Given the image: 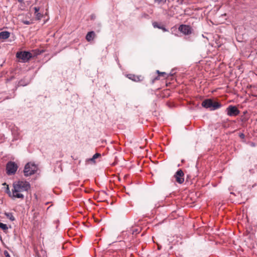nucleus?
Here are the masks:
<instances>
[{
    "instance_id": "obj_1",
    "label": "nucleus",
    "mask_w": 257,
    "mask_h": 257,
    "mask_svg": "<svg viewBox=\"0 0 257 257\" xmlns=\"http://www.w3.org/2000/svg\"><path fill=\"white\" fill-rule=\"evenodd\" d=\"M3 185H7V192L9 194V196L13 199L20 198L23 199L24 198V193H27L30 189V184L24 180H19L13 183V189L11 193L9 186L6 183Z\"/></svg>"
},
{
    "instance_id": "obj_2",
    "label": "nucleus",
    "mask_w": 257,
    "mask_h": 257,
    "mask_svg": "<svg viewBox=\"0 0 257 257\" xmlns=\"http://www.w3.org/2000/svg\"><path fill=\"white\" fill-rule=\"evenodd\" d=\"M202 106L205 108H209L210 110H214L220 108L222 105L217 101L206 99L202 101Z\"/></svg>"
},
{
    "instance_id": "obj_3",
    "label": "nucleus",
    "mask_w": 257,
    "mask_h": 257,
    "mask_svg": "<svg viewBox=\"0 0 257 257\" xmlns=\"http://www.w3.org/2000/svg\"><path fill=\"white\" fill-rule=\"evenodd\" d=\"M38 170V167L32 163H27L24 170V173L25 176H29L35 174Z\"/></svg>"
},
{
    "instance_id": "obj_4",
    "label": "nucleus",
    "mask_w": 257,
    "mask_h": 257,
    "mask_svg": "<svg viewBox=\"0 0 257 257\" xmlns=\"http://www.w3.org/2000/svg\"><path fill=\"white\" fill-rule=\"evenodd\" d=\"M18 168V167L17 164L15 162L12 161L9 162L6 166L7 173L9 175L14 174L17 171Z\"/></svg>"
},
{
    "instance_id": "obj_5",
    "label": "nucleus",
    "mask_w": 257,
    "mask_h": 257,
    "mask_svg": "<svg viewBox=\"0 0 257 257\" xmlns=\"http://www.w3.org/2000/svg\"><path fill=\"white\" fill-rule=\"evenodd\" d=\"M16 56L18 58L21 59L22 62H27L32 57L31 53L27 51L18 52L17 53Z\"/></svg>"
},
{
    "instance_id": "obj_6",
    "label": "nucleus",
    "mask_w": 257,
    "mask_h": 257,
    "mask_svg": "<svg viewBox=\"0 0 257 257\" xmlns=\"http://www.w3.org/2000/svg\"><path fill=\"white\" fill-rule=\"evenodd\" d=\"M226 112L227 114L230 116H237L239 114L240 112L237 108L236 106L233 105H229L226 109Z\"/></svg>"
},
{
    "instance_id": "obj_7",
    "label": "nucleus",
    "mask_w": 257,
    "mask_h": 257,
    "mask_svg": "<svg viewBox=\"0 0 257 257\" xmlns=\"http://www.w3.org/2000/svg\"><path fill=\"white\" fill-rule=\"evenodd\" d=\"M179 30L184 35H188L192 33V29L188 25H181L179 27Z\"/></svg>"
},
{
    "instance_id": "obj_8",
    "label": "nucleus",
    "mask_w": 257,
    "mask_h": 257,
    "mask_svg": "<svg viewBox=\"0 0 257 257\" xmlns=\"http://www.w3.org/2000/svg\"><path fill=\"white\" fill-rule=\"evenodd\" d=\"M184 173L181 170H179L176 173L174 177L176 181L179 184H182L184 181Z\"/></svg>"
},
{
    "instance_id": "obj_9",
    "label": "nucleus",
    "mask_w": 257,
    "mask_h": 257,
    "mask_svg": "<svg viewBox=\"0 0 257 257\" xmlns=\"http://www.w3.org/2000/svg\"><path fill=\"white\" fill-rule=\"evenodd\" d=\"M128 79L135 81L140 82L143 80V77L141 75H135L133 74H128L126 75Z\"/></svg>"
},
{
    "instance_id": "obj_10",
    "label": "nucleus",
    "mask_w": 257,
    "mask_h": 257,
    "mask_svg": "<svg viewBox=\"0 0 257 257\" xmlns=\"http://www.w3.org/2000/svg\"><path fill=\"white\" fill-rule=\"evenodd\" d=\"M10 36V33L8 31H3L0 33V40H6Z\"/></svg>"
},
{
    "instance_id": "obj_11",
    "label": "nucleus",
    "mask_w": 257,
    "mask_h": 257,
    "mask_svg": "<svg viewBox=\"0 0 257 257\" xmlns=\"http://www.w3.org/2000/svg\"><path fill=\"white\" fill-rule=\"evenodd\" d=\"M95 36V33L93 31L88 32L86 36V39L87 41H92Z\"/></svg>"
},
{
    "instance_id": "obj_12",
    "label": "nucleus",
    "mask_w": 257,
    "mask_h": 257,
    "mask_svg": "<svg viewBox=\"0 0 257 257\" xmlns=\"http://www.w3.org/2000/svg\"><path fill=\"white\" fill-rule=\"evenodd\" d=\"M0 228H2L3 230L6 231L8 230V227L7 224H4L3 223L0 222Z\"/></svg>"
},
{
    "instance_id": "obj_13",
    "label": "nucleus",
    "mask_w": 257,
    "mask_h": 257,
    "mask_svg": "<svg viewBox=\"0 0 257 257\" xmlns=\"http://www.w3.org/2000/svg\"><path fill=\"white\" fill-rule=\"evenodd\" d=\"M6 216L12 221H14L15 220L14 216L11 213H6Z\"/></svg>"
},
{
    "instance_id": "obj_14",
    "label": "nucleus",
    "mask_w": 257,
    "mask_h": 257,
    "mask_svg": "<svg viewBox=\"0 0 257 257\" xmlns=\"http://www.w3.org/2000/svg\"><path fill=\"white\" fill-rule=\"evenodd\" d=\"M100 156H101L100 154L96 153L93 156L92 158L90 159V160L91 161H94L95 159L99 158V157H100Z\"/></svg>"
},
{
    "instance_id": "obj_15",
    "label": "nucleus",
    "mask_w": 257,
    "mask_h": 257,
    "mask_svg": "<svg viewBox=\"0 0 257 257\" xmlns=\"http://www.w3.org/2000/svg\"><path fill=\"white\" fill-rule=\"evenodd\" d=\"M35 15L37 19L39 20H41L43 16V15L40 13H37V14H36Z\"/></svg>"
},
{
    "instance_id": "obj_16",
    "label": "nucleus",
    "mask_w": 257,
    "mask_h": 257,
    "mask_svg": "<svg viewBox=\"0 0 257 257\" xmlns=\"http://www.w3.org/2000/svg\"><path fill=\"white\" fill-rule=\"evenodd\" d=\"M153 26L154 28H158V29H160L161 28V25H159L157 22H154L153 23Z\"/></svg>"
},
{
    "instance_id": "obj_17",
    "label": "nucleus",
    "mask_w": 257,
    "mask_h": 257,
    "mask_svg": "<svg viewBox=\"0 0 257 257\" xmlns=\"http://www.w3.org/2000/svg\"><path fill=\"white\" fill-rule=\"evenodd\" d=\"M157 73L159 74V76L166 77V73L165 72H160L159 70H157Z\"/></svg>"
},
{
    "instance_id": "obj_18",
    "label": "nucleus",
    "mask_w": 257,
    "mask_h": 257,
    "mask_svg": "<svg viewBox=\"0 0 257 257\" xmlns=\"http://www.w3.org/2000/svg\"><path fill=\"white\" fill-rule=\"evenodd\" d=\"M22 22L23 24H25V25H30V24H31V23L30 21H24V20H23V21H22Z\"/></svg>"
},
{
    "instance_id": "obj_19",
    "label": "nucleus",
    "mask_w": 257,
    "mask_h": 257,
    "mask_svg": "<svg viewBox=\"0 0 257 257\" xmlns=\"http://www.w3.org/2000/svg\"><path fill=\"white\" fill-rule=\"evenodd\" d=\"M34 10L35 11V14H36L37 13H39V11L40 10V8L39 7H35L34 8Z\"/></svg>"
},
{
    "instance_id": "obj_20",
    "label": "nucleus",
    "mask_w": 257,
    "mask_h": 257,
    "mask_svg": "<svg viewBox=\"0 0 257 257\" xmlns=\"http://www.w3.org/2000/svg\"><path fill=\"white\" fill-rule=\"evenodd\" d=\"M154 2L158 3L159 4H160L162 2H163L165 3L166 2V0H154Z\"/></svg>"
},
{
    "instance_id": "obj_21",
    "label": "nucleus",
    "mask_w": 257,
    "mask_h": 257,
    "mask_svg": "<svg viewBox=\"0 0 257 257\" xmlns=\"http://www.w3.org/2000/svg\"><path fill=\"white\" fill-rule=\"evenodd\" d=\"M239 137L242 139H244L245 138V135L243 133H241L239 134Z\"/></svg>"
},
{
    "instance_id": "obj_22",
    "label": "nucleus",
    "mask_w": 257,
    "mask_h": 257,
    "mask_svg": "<svg viewBox=\"0 0 257 257\" xmlns=\"http://www.w3.org/2000/svg\"><path fill=\"white\" fill-rule=\"evenodd\" d=\"M4 254L5 255L6 257H11L9 253H8V252L7 251H5L4 252Z\"/></svg>"
},
{
    "instance_id": "obj_23",
    "label": "nucleus",
    "mask_w": 257,
    "mask_h": 257,
    "mask_svg": "<svg viewBox=\"0 0 257 257\" xmlns=\"http://www.w3.org/2000/svg\"><path fill=\"white\" fill-rule=\"evenodd\" d=\"M160 29L162 30L164 32H166L168 31L164 27L162 26H161V28H160Z\"/></svg>"
},
{
    "instance_id": "obj_24",
    "label": "nucleus",
    "mask_w": 257,
    "mask_h": 257,
    "mask_svg": "<svg viewBox=\"0 0 257 257\" xmlns=\"http://www.w3.org/2000/svg\"><path fill=\"white\" fill-rule=\"evenodd\" d=\"M18 2L20 3H22L23 2V0H18Z\"/></svg>"
},
{
    "instance_id": "obj_25",
    "label": "nucleus",
    "mask_w": 257,
    "mask_h": 257,
    "mask_svg": "<svg viewBox=\"0 0 257 257\" xmlns=\"http://www.w3.org/2000/svg\"><path fill=\"white\" fill-rule=\"evenodd\" d=\"M157 79H158V77H156V78H155V80H157Z\"/></svg>"
}]
</instances>
